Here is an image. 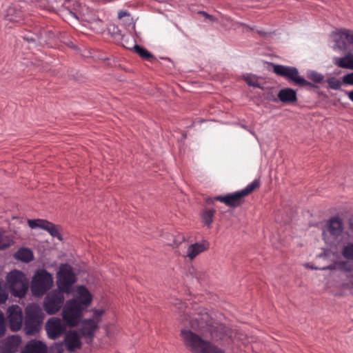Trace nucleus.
<instances>
[{
	"mask_svg": "<svg viewBox=\"0 0 353 353\" xmlns=\"http://www.w3.org/2000/svg\"><path fill=\"white\" fill-rule=\"evenodd\" d=\"M53 277L44 269L37 270L32 276L30 289L34 296H42L52 286Z\"/></svg>",
	"mask_w": 353,
	"mask_h": 353,
	"instance_id": "nucleus-5",
	"label": "nucleus"
},
{
	"mask_svg": "<svg viewBox=\"0 0 353 353\" xmlns=\"http://www.w3.org/2000/svg\"><path fill=\"white\" fill-rule=\"evenodd\" d=\"M92 295L84 286H79L74 298L66 301L63 310L62 318L70 327L77 326L85 310L92 302Z\"/></svg>",
	"mask_w": 353,
	"mask_h": 353,
	"instance_id": "nucleus-1",
	"label": "nucleus"
},
{
	"mask_svg": "<svg viewBox=\"0 0 353 353\" xmlns=\"http://www.w3.org/2000/svg\"><path fill=\"white\" fill-rule=\"evenodd\" d=\"M245 81L250 86L254 88H262L261 84L258 82L257 78L254 75H248L244 77Z\"/></svg>",
	"mask_w": 353,
	"mask_h": 353,
	"instance_id": "nucleus-30",
	"label": "nucleus"
},
{
	"mask_svg": "<svg viewBox=\"0 0 353 353\" xmlns=\"http://www.w3.org/2000/svg\"><path fill=\"white\" fill-rule=\"evenodd\" d=\"M8 297V288L6 283L3 280L0 279V303H3L6 301Z\"/></svg>",
	"mask_w": 353,
	"mask_h": 353,
	"instance_id": "nucleus-28",
	"label": "nucleus"
},
{
	"mask_svg": "<svg viewBox=\"0 0 353 353\" xmlns=\"http://www.w3.org/2000/svg\"><path fill=\"white\" fill-rule=\"evenodd\" d=\"M46 330L50 339H56L64 332L65 327L60 319L53 317L48 320Z\"/></svg>",
	"mask_w": 353,
	"mask_h": 353,
	"instance_id": "nucleus-13",
	"label": "nucleus"
},
{
	"mask_svg": "<svg viewBox=\"0 0 353 353\" xmlns=\"http://www.w3.org/2000/svg\"><path fill=\"white\" fill-rule=\"evenodd\" d=\"M335 45L334 49L346 51L348 47L353 50V31L348 29H339L332 33Z\"/></svg>",
	"mask_w": 353,
	"mask_h": 353,
	"instance_id": "nucleus-11",
	"label": "nucleus"
},
{
	"mask_svg": "<svg viewBox=\"0 0 353 353\" xmlns=\"http://www.w3.org/2000/svg\"><path fill=\"white\" fill-rule=\"evenodd\" d=\"M77 281L76 274L72 268L65 263L61 264L57 274V284L59 290L69 294L72 291V287Z\"/></svg>",
	"mask_w": 353,
	"mask_h": 353,
	"instance_id": "nucleus-7",
	"label": "nucleus"
},
{
	"mask_svg": "<svg viewBox=\"0 0 353 353\" xmlns=\"http://www.w3.org/2000/svg\"><path fill=\"white\" fill-rule=\"evenodd\" d=\"M46 220L43 219H29L28 221V225L30 228L34 229L37 228H39L43 229L44 225L46 223Z\"/></svg>",
	"mask_w": 353,
	"mask_h": 353,
	"instance_id": "nucleus-31",
	"label": "nucleus"
},
{
	"mask_svg": "<svg viewBox=\"0 0 353 353\" xmlns=\"http://www.w3.org/2000/svg\"><path fill=\"white\" fill-rule=\"evenodd\" d=\"M326 82L327 83L328 88L334 90H339L342 85V83H343V81H340L336 77L328 78L326 80Z\"/></svg>",
	"mask_w": 353,
	"mask_h": 353,
	"instance_id": "nucleus-29",
	"label": "nucleus"
},
{
	"mask_svg": "<svg viewBox=\"0 0 353 353\" xmlns=\"http://www.w3.org/2000/svg\"><path fill=\"white\" fill-rule=\"evenodd\" d=\"M6 286L13 296L22 298L25 296L28 289V280L20 270H14L10 272L6 278Z\"/></svg>",
	"mask_w": 353,
	"mask_h": 353,
	"instance_id": "nucleus-4",
	"label": "nucleus"
},
{
	"mask_svg": "<svg viewBox=\"0 0 353 353\" xmlns=\"http://www.w3.org/2000/svg\"><path fill=\"white\" fill-rule=\"evenodd\" d=\"M334 64L341 68L353 70V54L349 53L343 57L336 58Z\"/></svg>",
	"mask_w": 353,
	"mask_h": 353,
	"instance_id": "nucleus-19",
	"label": "nucleus"
},
{
	"mask_svg": "<svg viewBox=\"0 0 353 353\" xmlns=\"http://www.w3.org/2000/svg\"><path fill=\"white\" fill-rule=\"evenodd\" d=\"M21 343V338L18 335H12L8 337L4 343L6 350L12 353L15 352Z\"/></svg>",
	"mask_w": 353,
	"mask_h": 353,
	"instance_id": "nucleus-20",
	"label": "nucleus"
},
{
	"mask_svg": "<svg viewBox=\"0 0 353 353\" xmlns=\"http://www.w3.org/2000/svg\"><path fill=\"white\" fill-rule=\"evenodd\" d=\"M209 248V243L207 241L191 244L187 249L186 257L190 260H193L199 254L206 251Z\"/></svg>",
	"mask_w": 353,
	"mask_h": 353,
	"instance_id": "nucleus-15",
	"label": "nucleus"
},
{
	"mask_svg": "<svg viewBox=\"0 0 353 353\" xmlns=\"http://www.w3.org/2000/svg\"><path fill=\"white\" fill-rule=\"evenodd\" d=\"M6 330L4 314L0 310V337L4 335Z\"/></svg>",
	"mask_w": 353,
	"mask_h": 353,
	"instance_id": "nucleus-33",
	"label": "nucleus"
},
{
	"mask_svg": "<svg viewBox=\"0 0 353 353\" xmlns=\"http://www.w3.org/2000/svg\"><path fill=\"white\" fill-rule=\"evenodd\" d=\"M190 327L194 330H200L203 327V322L199 321L198 318L194 317L190 320Z\"/></svg>",
	"mask_w": 353,
	"mask_h": 353,
	"instance_id": "nucleus-32",
	"label": "nucleus"
},
{
	"mask_svg": "<svg viewBox=\"0 0 353 353\" xmlns=\"http://www.w3.org/2000/svg\"><path fill=\"white\" fill-rule=\"evenodd\" d=\"M348 98L353 102V90L347 92Z\"/></svg>",
	"mask_w": 353,
	"mask_h": 353,
	"instance_id": "nucleus-42",
	"label": "nucleus"
},
{
	"mask_svg": "<svg viewBox=\"0 0 353 353\" xmlns=\"http://www.w3.org/2000/svg\"><path fill=\"white\" fill-rule=\"evenodd\" d=\"M342 81L344 84L353 85V72L344 75Z\"/></svg>",
	"mask_w": 353,
	"mask_h": 353,
	"instance_id": "nucleus-34",
	"label": "nucleus"
},
{
	"mask_svg": "<svg viewBox=\"0 0 353 353\" xmlns=\"http://www.w3.org/2000/svg\"><path fill=\"white\" fill-rule=\"evenodd\" d=\"M61 290H52L50 292L44 299L43 307L48 314H56L63 305L64 296Z\"/></svg>",
	"mask_w": 353,
	"mask_h": 353,
	"instance_id": "nucleus-10",
	"label": "nucleus"
},
{
	"mask_svg": "<svg viewBox=\"0 0 353 353\" xmlns=\"http://www.w3.org/2000/svg\"><path fill=\"white\" fill-rule=\"evenodd\" d=\"M350 228L353 230V220H350Z\"/></svg>",
	"mask_w": 353,
	"mask_h": 353,
	"instance_id": "nucleus-43",
	"label": "nucleus"
},
{
	"mask_svg": "<svg viewBox=\"0 0 353 353\" xmlns=\"http://www.w3.org/2000/svg\"><path fill=\"white\" fill-rule=\"evenodd\" d=\"M127 15H129L128 12L127 11H125V10H120L119 12H118V17L119 19H121L123 18V17L125 16H127Z\"/></svg>",
	"mask_w": 353,
	"mask_h": 353,
	"instance_id": "nucleus-38",
	"label": "nucleus"
},
{
	"mask_svg": "<svg viewBox=\"0 0 353 353\" xmlns=\"http://www.w3.org/2000/svg\"><path fill=\"white\" fill-rule=\"evenodd\" d=\"M21 353H47V346L41 341L31 340L26 343Z\"/></svg>",
	"mask_w": 353,
	"mask_h": 353,
	"instance_id": "nucleus-16",
	"label": "nucleus"
},
{
	"mask_svg": "<svg viewBox=\"0 0 353 353\" xmlns=\"http://www.w3.org/2000/svg\"><path fill=\"white\" fill-rule=\"evenodd\" d=\"M174 304L179 305V306L177 307V309L179 310V314H181V313L185 314L186 313V312L183 310V309L186 308L184 303H181L179 300H177V303H175Z\"/></svg>",
	"mask_w": 353,
	"mask_h": 353,
	"instance_id": "nucleus-36",
	"label": "nucleus"
},
{
	"mask_svg": "<svg viewBox=\"0 0 353 353\" xmlns=\"http://www.w3.org/2000/svg\"><path fill=\"white\" fill-rule=\"evenodd\" d=\"M260 187V180L254 179L249 183L244 189L227 194L226 205L236 208L241 205L243 202V197L249 195Z\"/></svg>",
	"mask_w": 353,
	"mask_h": 353,
	"instance_id": "nucleus-9",
	"label": "nucleus"
},
{
	"mask_svg": "<svg viewBox=\"0 0 353 353\" xmlns=\"http://www.w3.org/2000/svg\"><path fill=\"white\" fill-rule=\"evenodd\" d=\"M133 49L134 52L137 54H138L141 58L148 61L152 62L156 59L154 55L152 54L149 51L137 44L134 46Z\"/></svg>",
	"mask_w": 353,
	"mask_h": 353,
	"instance_id": "nucleus-22",
	"label": "nucleus"
},
{
	"mask_svg": "<svg viewBox=\"0 0 353 353\" xmlns=\"http://www.w3.org/2000/svg\"><path fill=\"white\" fill-rule=\"evenodd\" d=\"M208 19H210V21H214L215 18L212 15H211V17H208Z\"/></svg>",
	"mask_w": 353,
	"mask_h": 353,
	"instance_id": "nucleus-44",
	"label": "nucleus"
},
{
	"mask_svg": "<svg viewBox=\"0 0 353 353\" xmlns=\"http://www.w3.org/2000/svg\"><path fill=\"white\" fill-rule=\"evenodd\" d=\"M12 243V240L8 236L0 232V250H6Z\"/></svg>",
	"mask_w": 353,
	"mask_h": 353,
	"instance_id": "nucleus-25",
	"label": "nucleus"
},
{
	"mask_svg": "<svg viewBox=\"0 0 353 353\" xmlns=\"http://www.w3.org/2000/svg\"><path fill=\"white\" fill-rule=\"evenodd\" d=\"M181 334L185 347L192 353H225L191 330H182Z\"/></svg>",
	"mask_w": 353,
	"mask_h": 353,
	"instance_id": "nucleus-2",
	"label": "nucleus"
},
{
	"mask_svg": "<svg viewBox=\"0 0 353 353\" xmlns=\"http://www.w3.org/2000/svg\"><path fill=\"white\" fill-rule=\"evenodd\" d=\"M307 77L316 83H321L324 81V76L316 71H309Z\"/></svg>",
	"mask_w": 353,
	"mask_h": 353,
	"instance_id": "nucleus-26",
	"label": "nucleus"
},
{
	"mask_svg": "<svg viewBox=\"0 0 353 353\" xmlns=\"http://www.w3.org/2000/svg\"><path fill=\"white\" fill-rule=\"evenodd\" d=\"M327 230L332 236L335 237L341 235L343 231V223L340 218L332 217L327 224Z\"/></svg>",
	"mask_w": 353,
	"mask_h": 353,
	"instance_id": "nucleus-18",
	"label": "nucleus"
},
{
	"mask_svg": "<svg viewBox=\"0 0 353 353\" xmlns=\"http://www.w3.org/2000/svg\"><path fill=\"white\" fill-rule=\"evenodd\" d=\"M199 14H202L203 17H205L206 19H208V17H211V15L208 14L207 12L204 11H201L199 12Z\"/></svg>",
	"mask_w": 353,
	"mask_h": 353,
	"instance_id": "nucleus-41",
	"label": "nucleus"
},
{
	"mask_svg": "<svg viewBox=\"0 0 353 353\" xmlns=\"http://www.w3.org/2000/svg\"><path fill=\"white\" fill-rule=\"evenodd\" d=\"M64 341L67 350L70 352H74L81 347L80 336L74 330H70L65 334Z\"/></svg>",
	"mask_w": 353,
	"mask_h": 353,
	"instance_id": "nucleus-14",
	"label": "nucleus"
},
{
	"mask_svg": "<svg viewBox=\"0 0 353 353\" xmlns=\"http://www.w3.org/2000/svg\"><path fill=\"white\" fill-rule=\"evenodd\" d=\"M104 314L103 310H96L92 319H84L81 323L79 332L81 334L90 341H92L94 332L99 329V323Z\"/></svg>",
	"mask_w": 353,
	"mask_h": 353,
	"instance_id": "nucleus-8",
	"label": "nucleus"
},
{
	"mask_svg": "<svg viewBox=\"0 0 353 353\" xmlns=\"http://www.w3.org/2000/svg\"><path fill=\"white\" fill-rule=\"evenodd\" d=\"M272 67L274 73L279 77H283L287 79L288 82L292 83L295 85L300 87H316L313 83L301 77L298 69L295 67L278 64H272Z\"/></svg>",
	"mask_w": 353,
	"mask_h": 353,
	"instance_id": "nucleus-6",
	"label": "nucleus"
},
{
	"mask_svg": "<svg viewBox=\"0 0 353 353\" xmlns=\"http://www.w3.org/2000/svg\"><path fill=\"white\" fill-rule=\"evenodd\" d=\"M199 14H202L203 17H205L206 19H208V17H211V15L208 14L207 12L204 11H201L199 12Z\"/></svg>",
	"mask_w": 353,
	"mask_h": 353,
	"instance_id": "nucleus-40",
	"label": "nucleus"
},
{
	"mask_svg": "<svg viewBox=\"0 0 353 353\" xmlns=\"http://www.w3.org/2000/svg\"><path fill=\"white\" fill-rule=\"evenodd\" d=\"M342 255L345 259L353 261V243H349L343 247Z\"/></svg>",
	"mask_w": 353,
	"mask_h": 353,
	"instance_id": "nucleus-27",
	"label": "nucleus"
},
{
	"mask_svg": "<svg viewBox=\"0 0 353 353\" xmlns=\"http://www.w3.org/2000/svg\"><path fill=\"white\" fill-rule=\"evenodd\" d=\"M24 330L28 335L38 332L43 323L44 314L37 304H30L25 310Z\"/></svg>",
	"mask_w": 353,
	"mask_h": 353,
	"instance_id": "nucleus-3",
	"label": "nucleus"
},
{
	"mask_svg": "<svg viewBox=\"0 0 353 353\" xmlns=\"http://www.w3.org/2000/svg\"><path fill=\"white\" fill-rule=\"evenodd\" d=\"M6 314L10 330L12 332L20 330L23 319L21 307L17 305H12L7 309Z\"/></svg>",
	"mask_w": 353,
	"mask_h": 353,
	"instance_id": "nucleus-12",
	"label": "nucleus"
},
{
	"mask_svg": "<svg viewBox=\"0 0 353 353\" xmlns=\"http://www.w3.org/2000/svg\"><path fill=\"white\" fill-rule=\"evenodd\" d=\"M51 351L55 353H62L63 348L61 344H56L54 346L52 347Z\"/></svg>",
	"mask_w": 353,
	"mask_h": 353,
	"instance_id": "nucleus-35",
	"label": "nucleus"
},
{
	"mask_svg": "<svg viewBox=\"0 0 353 353\" xmlns=\"http://www.w3.org/2000/svg\"><path fill=\"white\" fill-rule=\"evenodd\" d=\"M226 199H227V194L225 196H217L214 198L216 201H219L221 203H223L226 205Z\"/></svg>",
	"mask_w": 353,
	"mask_h": 353,
	"instance_id": "nucleus-37",
	"label": "nucleus"
},
{
	"mask_svg": "<svg viewBox=\"0 0 353 353\" xmlns=\"http://www.w3.org/2000/svg\"><path fill=\"white\" fill-rule=\"evenodd\" d=\"M277 97L283 103H293L297 101L296 92L292 88H283L279 90Z\"/></svg>",
	"mask_w": 353,
	"mask_h": 353,
	"instance_id": "nucleus-17",
	"label": "nucleus"
},
{
	"mask_svg": "<svg viewBox=\"0 0 353 353\" xmlns=\"http://www.w3.org/2000/svg\"><path fill=\"white\" fill-rule=\"evenodd\" d=\"M347 279H348V282L349 283L353 286V271L350 272L347 276Z\"/></svg>",
	"mask_w": 353,
	"mask_h": 353,
	"instance_id": "nucleus-39",
	"label": "nucleus"
},
{
	"mask_svg": "<svg viewBox=\"0 0 353 353\" xmlns=\"http://www.w3.org/2000/svg\"><path fill=\"white\" fill-rule=\"evenodd\" d=\"M216 211L210 208L206 209L201 214V220L204 225L210 228L213 222V218Z\"/></svg>",
	"mask_w": 353,
	"mask_h": 353,
	"instance_id": "nucleus-23",
	"label": "nucleus"
},
{
	"mask_svg": "<svg viewBox=\"0 0 353 353\" xmlns=\"http://www.w3.org/2000/svg\"><path fill=\"white\" fill-rule=\"evenodd\" d=\"M14 256L16 259L25 263L30 262L34 259L32 252L30 249L25 248H20Z\"/></svg>",
	"mask_w": 353,
	"mask_h": 353,
	"instance_id": "nucleus-21",
	"label": "nucleus"
},
{
	"mask_svg": "<svg viewBox=\"0 0 353 353\" xmlns=\"http://www.w3.org/2000/svg\"><path fill=\"white\" fill-rule=\"evenodd\" d=\"M43 230L48 231L52 236L57 237L59 240L61 239L59 232V227L58 225H56L52 223L46 221L43 227Z\"/></svg>",
	"mask_w": 353,
	"mask_h": 353,
	"instance_id": "nucleus-24",
	"label": "nucleus"
}]
</instances>
